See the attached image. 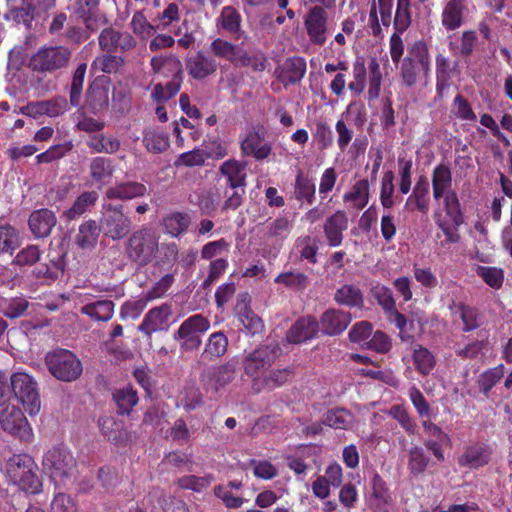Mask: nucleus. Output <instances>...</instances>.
I'll use <instances>...</instances> for the list:
<instances>
[{
  "mask_svg": "<svg viewBox=\"0 0 512 512\" xmlns=\"http://www.w3.org/2000/svg\"><path fill=\"white\" fill-rule=\"evenodd\" d=\"M352 415L345 409H336L327 412L323 423L334 429H347L352 423Z\"/></svg>",
  "mask_w": 512,
  "mask_h": 512,
  "instance_id": "864d4df0",
  "label": "nucleus"
},
{
  "mask_svg": "<svg viewBox=\"0 0 512 512\" xmlns=\"http://www.w3.org/2000/svg\"><path fill=\"white\" fill-rule=\"evenodd\" d=\"M334 299L338 304L350 307H361L363 305L362 292L358 287L350 284H345L337 289Z\"/></svg>",
  "mask_w": 512,
  "mask_h": 512,
  "instance_id": "ea45409f",
  "label": "nucleus"
},
{
  "mask_svg": "<svg viewBox=\"0 0 512 512\" xmlns=\"http://www.w3.org/2000/svg\"><path fill=\"white\" fill-rule=\"evenodd\" d=\"M411 0H397L394 18V29L398 33L405 32L411 24Z\"/></svg>",
  "mask_w": 512,
  "mask_h": 512,
  "instance_id": "8fccbe9b",
  "label": "nucleus"
},
{
  "mask_svg": "<svg viewBox=\"0 0 512 512\" xmlns=\"http://www.w3.org/2000/svg\"><path fill=\"white\" fill-rule=\"evenodd\" d=\"M304 26L312 44L323 45L328 37L329 24L327 12L320 6H314L306 14Z\"/></svg>",
  "mask_w": 512,
  "mask_h": 512,
  "instance_id": "f8f14e48",
  "label": "nucleus"
},
{
  "mask_svg": "<svg viewBox=\"0 0 512 512\" xmlns=\"http://www.w3.org/2000/svg\"><path fill=\"white\" fill-rule=\"evenodd\" d=\"M191 224V217L185 212H172L161 221V225L165 234L173 238H178L184 234Z\"/></svg>",
  "mask_w": 512,
  "mask_h": 512,
  "instance_id": "c85d7f7f",
  "label": "nucleus"
},
{
  "mask_svg": "<svg viewBox=\"0 0 512 512\" xmlns=\"http://www.w3.org/2000/svg\"><path fill=\"white\" fill-rule=\"evenodd\" d=\"M324 234L331 247H338L343 240V232L348 228V217L342 210L336 211L324 223Z\"/></svg>",
  "mask_w": 512,
  "mask_h": 512,
  "instance_id": "aec40b11",
  "label": "nucleus"
},
{
  "mask_svg": "<svg viewBox=\"0 0 512 512\" xmlns=\"http://www.w3.org/2000/svg\"><path fill=\"white\" fill-rule=\"evenodd\" d=\"M98 227L95 221H87L80 225L76 236V243L82 249H90L94 247L98 239Z\"/></svg>",
  "mask_w": 512,
  "mask_h": 512,
  "instance_id": "a18cd8bd",
  "label": "nucleus"
},
{
  "mask_svg": "<svg viewBox=\"0 0 512 512\" xmlns=\"http://www.w3.org/2000/svg\"><path fill=\"white\" fill-rule=\"evenodd\" d=\"M1 428L24 441H30L33 433L21 409L15 405L7 406L0 411Z\"/></svg>",
  "mask_w": 512,
  "mask_h": 512,
  "instance_id": "9b49d317",
  "label": "nucleus"
},
{
  "mask_svg": "<svg viewBox=\"0 0 512 512\" xmlns=\"http://www.w3.org/2000/svg\"><path fill=\"white\" fill-rule=\"evenodd\" d=\"M492 455V448L484 443H472L468 445L463 454L458 458V464L470 469H478L487 465Z\"/></svg>",
  "mask_w": 512,
  "mask_h": 512,
  "instance_id": "dca6fc26",
  "label": "nucleus"
},
{
  "mask_svg": "<svg viewBox=\"0 0 512 512\" xmlns=\"http://www.w3.org/2000/svg\"><path fill=\"white\" fill-rule=\"evenodd\" d=\"M350 322V313L338 309H329L322 314L318 324L319 329L324 334L334 336L342 333Z\"/></svg>",
  "mask_w": 512,
  "mask_h": 512,
  "instance_id": "a211bd4d",
  "label": "nucleus"
},
{
  "mask_svg": "<svg viewBox=\"0 0 512 512\" xmlns=\"http://www.w3.org/2000/svg\"><path fill=\"white\" fill-rule=\"evenodd\" d=\"M280 348L277 344H266L251 352L243 362L244 371L252 380V387L257 383L279 357Z\"/></svg>",
  "mask_w": 512,
  "mask_h": 512,
  "instance_id": "6e6552de",
  "label": "nucleus"
},
{
  "mask_svg": "<svg viewBox=\"0 0 512 512\" xmlns=\"http://www.w3.org/2000/svg\"><path fill=\"white\" fill-rule=\"evenodd\" d=\"M218 64L210 57L197 53L187 61L188 73L195 79H203L216 72Z\"/></svg>",
  "mask_w": 512,
  "mask_h": 512,
  "instance_id": "c756f323",
  "label": "nucleus"
},
{
  "mask_svg": "<svg viewBox=\"0 0 512 512\" xmlns=\"http://www.w3.org/2000/svg\"><path fill=\"white\" fill-rule=\"evenodd\" d=\"M29 307V302L24 297H14L5 299L2 304V310L6 317L10 319L19 318L24 315Z\"/></svg>",
  "mask_w": 512,
  "mask_h": 512,
  "instance_id": "5fc2aeb1",
  "label": "nucleus"
},
{
  "mask_svg": "<svg viewBox=\"0 0 512 512\" xmlns=\"http://www.w3.org/2000/svg\"><path fill=\"white\" fill-rule=\"evenodd\" d=\"M236 364H226L207 369L201 377L204 388L207 391L218 392L229 384L235 376Z\"/></svg>",
  "mask_w": 512,
  "mask_h": 512,
  "instance_id": "ddd939ff",
  "label": "nucleus"
},
{
  "mask_svg": "<svg viewBox=\"0 0 512 512\" xmlns=\"http://www.w3.org/2000/svg\"><path fill=\"white\" fill-rule=\"evenodd\" d=\"M37 471L35 461L27 454H14L5 464V476L8 482L30 494H37L42 489Z\"/></svg>",
  "mask_w": 512,
  "mask_h": 512,
  "instance_id": "f257e3e1",
  "label": "nucleus"
},
{
  "mask_svg": "<svg viewBox=\"0 0 512 512\" xmlns=\"http://www.w3.org/2000/svg\"><path fill=\"white\" fill-rule=\"evenodd\" d=\"M159 234L148 227L134 231L127 241L126 253L139 266H146L158 251Z\"/></svg>",
  "mask_w": 512,
  "mask_h": 512,
  "instance_id": "20e7f679",
  "label": "nucleus"
},
{
  "mask_svg": "<svg viewBox=\"0 0 512 512\" xmlns=\"http://www.w3.org/2000/svg\"><path fill=\"white\" fill-rule=\"evenodd\" d=\"M75 459L64 446H54L48 449L42 459L45 473L56 486L65 485L75 470Z\"/></svg>",
  "mask_w": 512,
  "mask_h": 512,
  "instance_id": "f03ea898",
  "label": "nucleus"
},
{
  "mask_svg": "<svg viewBox=\"0 0 512 512\" xmlns=\"http://www.w3.org/2000/svg\"><path fill=\"white\" fill-rule=\"evenodd\" d=\"M101 229L103 233L113 240L125 237L131 229V220L124 215L122 205H103L101 218Z\"/></svg>",
  "mask_w": 512,
  "mask_h": 512,
  "instance_id": "9d476101",
  "label": "nucleus"
},
{
  "mask_svg": "<svg viewBox=\"0 0 512 512\" xmlns=\"http://www.w3.org/2000/svg\"><path fill=\"white\" fill-rule=\"evenodd\" d=\"M275 282L289 288L303 290L307 287L309 280L302 272H286L278 275L275 278Z\"/></svg>",
  "mask_w": 512,
  "mask_h": 512,
  "instance_id": "052dcab7",
  "label": "nucleus"
},
{
  "mask_svg": "<svg viewBox=\"0 0 512 512\" xmlns=\"http://www.w3.org/2000/svg\"><path fill=\"white\" fill-rule=\"evenodd\" d=\"M87 104L93 113H99L108 108L109 105V89L108 87L94 83L87 93Z\"/></svg>",
  "mask_w": 512,
  "mask_h": 512,
  "instance_id": "e433bc0d",
  "label": "nucleus"
},
{
  "mask_svg": "<svg viewBox=\"0 0 512 512\" xmlns=\"http://www.w3.org/2000/svg\"><path fill=\"white\" fill-rule=\"evenodd\" d=\"M98 198L96 192H84L74 202L72 207L66 211V216L69 219H74L82 215L86 210L93 206Z\"/></svg>",
  "mask_w": 512,
  "mask_h": 512,
  "instance_id": "603ef678",
  "label": "nucleus"
},
{
  "mask_svg": "<svg viewBox=\"0 0 512 512\" xmlns=\"http://www.w3.org/2000/svg\"><path fill=\"white\" fill-rule=\"evenodd\" d=\"M306 62L301 57H290L280 64L274 74L285 86L299 82L305 75Z\"/></svg>",
  "mask_w": 512,
  "mask_h": 512,
  "instance_id": "f3484780",
  "label": "nucleus"
},
{
  "mask_svg": "<svg viewBox=\"0 0 512 512\" xmlns=\"http://www.w3.org/2000/svg\"><path fill=\"white\" fill-rule=\"evenodd\" d=\"M449 309L453 316L462 320L464 331H472L480 326V315L476 309L455 302L449 306Z\"/></svg>",
  "mask_w": 512,
  "mask_h": 512,
  "instance_id": "c9c22d12",
  "label": "nucleus"
},
{
  "mask_svg": "<svg viewBox=\"0 0 512 512\" xmlns=\"http://www.w3.org/2000/svg\"><path fill=\"white\" fill-rule=\"evenodd\" d=\"M211 51L218 57L229 60L230 62L237 64L239 62L242 49L238 46H234L231 43L223 39H215L211 43Z\"/></svg>",
  "mask_w": 512,
  "mask_h": 512,
  "instance_id": "49530a36",
  "label": "nucleus"
},
{
  "mask_svg": "<svg viewBox=\"0 0 512 512\" xmlns=\"http://www.w3.org/2000/svg\"><path fill=\"white\" fill-rule=\"evenodd\" d=\"M179 249L174 242L158 244V251L155 253V265L160 268H170L178 260Z\"/></svg>",
  "mask_w": 512,
  "mask_h": 512,
  "instance_id": "a19ab883",
  "label": "nucleus"
},
{
  "mask_svg": "<svg viewBox=\"0 0 512 512\" xmlns=\"http://www.w3.org/2000/svg\"><path fill=\"white\" fill-rule=\"evenodd\" d=\"M145 509L151 508V512H189L187 505L181 500L171 502V506H167L165 495L160 490H153L143 500Z\"/></svg>",
  "mask_w": 512,
  "mask_h": 512,
  "instance_id": "bb28decb",
  "label": "nucleus"
},
{
  "mask_svg": "<svg viewBox=\"0 0 512 512\" xmlns=\"http://www.w3.org/2000/svg\"><path fill=\"white\" fill-rule=\"evenodd\" d=\"M151 66L156 74L172 77V80H181L179 75L182 72V65L174 56L153 57L151 59Z\"/></svg>",
  "mask_w": 512,
  "mask_h": 512,
  "instance_id": "72a5a7b5",
  "label": "nucleus"
},
{
  "mask_svg": "<svg viewBox=\"0 0 512 512\" xmlns=\"http://www.w3.org/2000/svg\"><path fill=\"white\" fill-rule=\"evenodd\" d=\"M394 173L387 171L381 179L380 187V202L384 208H392L395 204L393 199L394 194Z\"/></svg>",
  "mask_w": 512,
  "mask_h": 512,
  "instance_id": "bf43d9fd",
  "label": "nucleus"
},
{
  "mask_svg": "<svg viewBox=\"0 0 512 512\" xmlns=\"http://www.w3.org/2000/svg\"><path fill=\"white\" fill-rule=\"evenodd\" d=\"M373 327L367 321H361L354 324L349 331V339L353 343H357L361 346H366L369 338L372 335Z\"/></svg>",
  "mask_w": 512,
  "mask_h": 512,
  "instance_id": "338daca9",
  "label": "nucleus"
},
{
  "mask_svg": "<svg viewBox=\"0 0 512 512\" xmlns=\"http://www.w3.org/2000/svg\"><path fill=\"white\" fill-rule=\"evenodd\" d=\"M250 297L248 293H241L237 296L235 312L238 320L246 331L252 335L262 330L261 319L250 309Z\"/></svg>",
  "mask_w": 512,
  "mask_h": 512,
  "instance_id": "6ab92c4d",
  "label": "nucleus"
},
{
  "mask_svg": "<svg viewBox=\"0 0 512 512\" xmlns=\"http://www.w3.org/2000/svg\"><path fill=\"white\" fill-rule=\"evenodd\" d=\"M452 174L446 165H438L433 170L432 187L435 200L442 198L447 191L452 190Z\"/></svg>",
  "mask_w": 512,
  "mask_h": 512,
  "instance_id": "f704fd0d",
  "label": "nucleus"
},
{
  "mask_svg": "<svg viewBox=\"0 0 512 512\" xmlns=\"http://www.w3.org/2000/svg\"><path fill=\"white\" fill-rule=\"evenodd\" d=\"M394 0L373 1L369 12L368 25L374 36L382 35L383 27L388 29L392 21Z\"/></svg>",
  "mask_w": 512,
  "mask_h": 512,
  "instance_id": "4468645a",
  "label": "nucleus"
},
{
  "mask_svg": "<svg viewBox=\"0 0 512 512\" xmlns=\"http://www.w3.org/2000/svg\"><path fill=\"white\" fill-rule=\"evenodd\" d=\"M90 176L96 183L103 184L113 175V165L110 159L95 157L90 162Z\"/></svg>",
  "mask_w": 512,
  "mask_h": 512,
  "instance_id": "37998d69",
  "label": "nucleus"
},
{
  "mask_svg": "<svg viewBox=\"0 0 512 512\" xmlns=\"http://www.w3.org/2000/svg\"><path fill=\"white\" fill-rule=\"evenodd\" d=\"M209 328V320L200 314H195L182 322L178 330L173 334V338L179 342L181 350H197L202 343V335Z\"/></svg>",
  "mask_w": 512,
  "mask_h": 512,
  "instance_id": "0eeeda50",
  "label": "nucleus"
},
{
  "mask_svg": "<svg viewBox=\"0 0 512 512\" xmlns=\"http://www.w3.org/2000/svg\"><path fill=\"white\" fill-rule=\"evenodd\" d=\"M143 143L148 151L160 153L169 146V138L166 134L156 130H147L144 133Z\"/></svg>",
  "mask_w": 512,
  "mask_h": 512,
  "instance_id": "3c124183",
  "label": "nucleus"
},
{
  "mask_svg": "<svg viewBox=\"0 0 512 512\" xmlns=\"http://www.w3.org/2000/svg\"><path fill=\"white\" fill-rule=\"evenodd\" d=\"M219 171L227 178L230 189H239L246 185V164L229 159L222 163Z\"/></svg>",
  "mask_w": 512,
  "mask_h": 512,
  "instance_id": "cd10ccee",
  "label": "nucleus"
},
{
  "mask_svg": "<svg viewBox=\"0 0 512 512\" xmlns=\"http://www.w3.org/2000/svg\"><path fill=\"white\" fill-rule=\"evenodd\" d=\"M212 481H214V477L210 474L203 477L187 475L178 479V485L183 489L201 492L203 489L207 488Z\"/></svg>",
  "mask_w": 512,
  "mask_h": 512,
  "instance_id": "e2e57ef3",
  "label": "nucleus"
},
{
  "mask_svg": "<svg viewBox=\"0 0 512 512\" xmlns=\"http://www.w3.org/2000/svg\"><path fill=\"white\" fill-rule=\"evenodd\" d=\"M11 391L25 411L34 416L40 412L41 400L36 380L26 372H15L10 377Z\"/></svg>",
  "mask_w": 512,
  "mask_h": 512,
  "instance_id": "39448f33",
  "label": "nucleus"
},
{
  "mask_svg": "<svg viewBox=\"0 0 512 512\" xmlns=\"http://www.w3.org/2000/svg\"><path fill=\"white\" fill-rule=\"evenodd\" d=\"M114 302L99 300L81 307L80 312L94 321H109L114 315Z\"/></svg>",
  "mask_w": 512,
  "mask_h": 512,
  "instance_id": "473e14b6",
  "label": "nucleus"
},
{
  "mask_svg": "<svg viewBox=\"0 0 512 512\" xmlns=\"http://www.w3.org/2000/svg\"><path fill=\"white\" fill-rule=\"evenodd\" d=\"M315 192L316 187L311 179L304 177L302 174L297 175L294 191L297 200H305L307 203L311 204L315 199Z\"/></svg>",
  "mask_w": 512,
  "mask_h": 512,
  "instance_id": "09e8293b",
  "label": "nucleus"
},
{
  "mask_svg": "<svg viewBox=\"0 0 512 512\" xmlns=\"http://www.w3.org/2000/svg\"><path fill=\"white\" fill-rule=\"evenodd\" d=\"M113 399L122 414H129L138 403L137 393L131 386L117 389L113 393Z\"/></svg>",
  "mask_w": 512,
  "mask_h": 512,
  "instance_id": "c03bdc74",
  "label": "nucleus"
},
{
  "mask_svg": "<svg viewBox=\"0 0 512 512\" xmlns=\"http://www.w3.org/2000/svg\"><path fill=\"white\" fill-rule=\"evenodd\" d=\"M291 375V370L288 368L281 369H268L266 374L258 378L257 383L253 386L256 392L262 390H274L285 384Z\"/></svg>",
  "mask_w": 512,
  "mask_h": 512,
  "instance_id": "2f4dec72",
  "label": "nucleus"
},
{
  "mask_svg": "<svg viewBox=\"0 0 512 512\" xmlns=\"http://www.w3.org/2000/svg\"><path fill=\"white\" fill-rule=\"evenodd\" d=\"M460 45L456 46L453 41L449 42V48L454 55L462 57L470 56L477 42V35L474 31L463 32Z\"/></svg>",
  "mask_w": 512,
  "mask_h": 512,
  "instance_id": "4d7b16f0",
  "label": "nucleus"
},
{
  "mask_svg": "<svg viewBox=\"0 0 512 512\" xmlns=\"http://www.w3.org/2000/svg\"><path fill=\"white\" fill-rule=\"evenodd\" d=\"M412 359L417 371L422 375H428L436 364L432 352L418 344L413 348Z\"/></svg>",
  "mask_w": 512,
  "mask_h": 512,
  "instance_id": "58836bf2",
  "label": "nucleus"
},
{
  "mask_svg": "<svg viewBox=\"0 0 512 512\" xmlns=\"http://www.w3.org/2000/svg\"><path fill=\"white\" fill-rule=\"evenodd\" d=\"M313 137L321 150L328 149L333 144V133L324 120H316L314 123Z\"/></svg>",
  "mask_w": 512,
  "mask_h": 512,
  "instance_id": "13d9d810",
  "label": "nucleus"
},
{
  "mask_svg": "<svg viewBox=\"0 0 512 512\" xmlns=\"http://www.w3.org/2000/svg\"><path fill=\"white\" fill-rule=\"evenodd\" d=\"M430 73V55L423 41H416L408 51L401 64L400 75L407 87H412L417 81L427 78Z\"/></svg>",
  "mask_w": 512,
  "mask_h": 512,
  "instance_id": "7ed1b4c3",
  "label": "nucleus"
},
{
  "mask_svg": "<svg viewBox=\"0 0 512 512\" xmlns=\"http://www.w3.org/2000/svg\"><path fill=\"white\" fill-rule=\"evenodd\" d=\"M366 67L363 61L357 60L353 64V81L348 84V88L356 95H360L366 86Z\"/></svg>",
  "mask_w": 512,
  "mask_h": 512,
  "instance_id": "0e129e2a",
  "label": "nucleus"
},
{
  "mask_svg": "<svg viewBox=\"0 0 512 512\" xmlns=\"http://www.w3.org/2000/svg\"><path fill=\"white\" fill-rule=\"evenodd\" d=\"M370 187L366 179L356 181L351 188L343 194V202L348 208L362 210L369 202Z\"/></svg>",
  "mask_w": 512,
  "mask_h": 512,
  "instance_id": "393cba45",
  "label": "nucleus"
},
{
  "mask_svg": "<svg viewBox=\"0 0 512 512\" xmlns=\"http://www.w3.org/2000/svg\"><path fill=\"white\" fill-rule=\"evenodd\" d=\"M49 372L58 380L71 382L82 373V363L78 357L66 349L49 352L45 357Z\"/></svg>",
  "mask_w": 512,
  "mask_h": 512,
  "instance_id": "423d86ee",
  "label": "nucleus"
},
{
  "mask_svg": "<svg viewBox=\"0 0 512 512\" xmlns=\"http://www.w3.org/2000/svg\"><path fill=\"white\" fill-rule=\"evenodd\" d=\"M429 183L426 179H420L412 194L407 198L405 208L409 211L419 210L426 213L429 208Z\"/></svg>",
  "mask_w": 512,
  "mask_h": 512,
  "instance_id": "7c9ffc66",
  "label": "nucleus"
},
{
  "mask_svg": "<svg viewBox=\"0 0 512 512\" xmlns=\"http://www.w3.org/2000/svg\"><path fill=\"white\" fill-rule=\"evenodd\" d=\"M99 427L102 434L111 441L118 442L122 439L123 424L117 422L112 416H103L99 419Z\"/></svg>",
  "mask_w": 512,
  "mask_h": 512,
  "instance_id": "6e6d98bb",
  "label": "nucleus"
},
{
  "mask_svg": "<svg viewBox=\"0 0 512 512\" xmlns=\"http://www.w3.org/2000/svg\"><path fill=\"white\" fill-rule=\"evenodd\" d=\"M202 151L207 158L219 160L228 155L227 144L219 138H210L203 143Z\"/></svg>",
  "mask_w": 512,
  "mask_h": 512,
  "instance_id": "680f3d73",
  "label": "nucleus"
},
{
  "mask_svg": "<svg viewBox=\"0 0 512 512\" xmlns=\"http://www.w3.org/2000/svg\"><path fill=\"white\" fill-rule=\"evenodd\" d=\"M241 150L245 155L253 156L257 160H263L270 155L271 146L264 141L258 132L252 130L242 139Z\"/></svg>",
  "mask_w": 512,
  "mask_h": 512,
  "instance_id": "a878e982",
  "label": "nucleus"
},
{
  "mask_svg": "<svg viewBox=\"0 0 512 512\" xmlns=\"http://www.w3.org/2000/svg\"><path fill=\"white\" fill-rule=\"evenodd\" d=\"M228 347V339L222 332L212 333L205 345L202 356L209 360L223 356Z\"/></svg>",
  "mask_w": 512,
  "mask_h": 512,
  "instance_id": "79ce46f5",
  "label": "nucleus"
},
{
  "mask_svg": "<svg viewBox=\"0 0 512 512\" xmlns=\"http://www.w3.org/2000/svg\"><path fill=\"white\" fill-rule=\"evenodd\" d=\"M466 7L463 0H447L441 12V24L449 31L460 28L464 23Z\"/></svg>",
  "mask_w": 512,
  "mask_h": 512,
  "instance_id": "4be33fe9",
  "label": "nucleus"
},
{
  "mask_svg": "<svg viewBox=\"0 0 512 512\" xmlns=\"http://www.w3.org/2000/svg\"><path fill=\"white\" fill-rule=\"evenodd\" d=\"M147 194V187L139 182H122L108 188L105 197L111 200H131Z\"/></svg>",
  "mask_w": 512,
  "mask_h": 512,
  "instance_id": "b1692460",
  "label": "nucleus"
},
{
  "mask_svg": "<svg viewBox=\"0 0 512 512\" xmlns=\"http://www.w3.org/2000/svg\"><path fill=\"white\" fill-rule=\"evenodd\" d=\"M87 145L95 153L114 154L120 149L121 143L116 137L97 134L89 138Z\"/></svg>",
  "mask_w": 512,
  "mask_h": 512,
  "instance_id": "4c0bfd02",
  "label": "nucleus"
},
{
  "mask_svg": "<svg viewBox=\"0 0 512 512\" xmlns=\"http://www.w3.org/2000/svg\"><path fill=\"white\" fill-rule=\"evenodd\" d=\"M430 458L420 446H413L409 450L408 469L413 476H419L426 470Z\"/></svg>",
  "mask_w": 512,
  "mask_h": 512,
  "instance_id": "de8ad7c7",
  "label": "nucleus"
},
{
  "mask_svg": "<svg viewBox=\"0 0 512 512\" xmlns=\"http://www.w3.org/2000/svg\"><path fill=\"white\" fill-rule=\"evenodd\" d=\"M71 52L64 46L40 48L30 59V67L39 72H55L67 66Z\"/></svg>",
  "mask_w": 512,
  "mask_h": 512,
  "instance_id": "1a4fd4ad",
  "label": "nucleus"
},
{
  "mask_svg": "<svg viewBox=\"0 0 512 512\" xmlns=\"http://www.w3.org/2000/svg\"><path fill=\"white\" fill-rule=\"evenodd\" d=\"M319 331L318 322L310 316L299 319L288 331L287 340L298 344L314 338Z\"/></svg>",
  "mask_w": 512,
  "mask_h": 512,
  "instance_id": "5701e85b",
  "label": "nucleus"
},
{
  "mask_svg": "<svg viewBox=\"0 0 512 512\" xmlns=\"http://www.w3.org/2000/svg\"><path fill=\"white\" fill-rule=\"evenodd\" d=\"M447 215L452 219L453 224L461 223L460 203L455 191L450 190L442 195Z\"/></svg>",
  "mask_w": 512,
  "mask_h": 512,
  "instance_id": "69168bd1",
  "label": "nucleus"
},
{
  "mask_svg": "<svg viewBox=\"0 0 512 512\" xmlns=\"http://www.w3.org/2000/svg\"><path fill=\"white\" fill-rule=\"evenodd\" d=\"M148 302L144 295L140 299L125 302L120 309L121 319H137L144 311Z\"/></svg>",
  "mask_w": 512,
  "mask_h": 512,
  "instance_id": "774afa93",
  "label": "nucleus"
},
{
  "mask_svg": "<svg viewBox=\"0 0 512 512\" xmlns=\"http://www.w3.org/2000/svg\"><path fill=\"white\" fill-rule=\"evenodd\" d=\"M56 222L55 214L45 208L32 212L28 220L29 228L37 238L48 237Z\"/></svg>",
  "mask_w": 512,
  "mask_h": 512,
  "instance_id": "412c9836",
  "label": "nucleus"
},
{
  "mask_svg": "<svg viewBox=\"0 0 512 512\" xmlns=\"http://www.w3.org/2000/svg\"><path fill=\"white\" fill-rule=\"evenodd\" d=\"M171 314V306L166 303L154 307L145 314L138 330L147 336L165 330Z\"/></svg>",
  "mask_w": 512,
  "mask_h": 512,
  "instance_id": "2eb2a0df",
  "label": "nucleus"
}]
</instances>
